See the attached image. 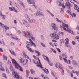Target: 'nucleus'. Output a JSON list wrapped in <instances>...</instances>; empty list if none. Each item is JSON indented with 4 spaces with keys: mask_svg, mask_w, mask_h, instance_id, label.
<instances>
[{
    "mask_svg": "<svg viewBox=\"0 0 79 79\" xmlns=\"http://www.w3.org/2000/svg\"><path fill=\"white\" fill-rule=\"evenodd\" d=\"M72 45H76V42H74V41H73L72 42Z\"/></svg>",
    "mask_w": 79,
    "mask_h": 79,
    "instance_id": "43",
    "label": "nucleus"
},
{
    "mask_svg": "<svg viewBox=\"0 0 79 79\" xmlns=\"http://www.w3.org/2000/svg\"><path fill=\"white\" fill-rule=\"evenodd\" d=\"M49 13L51 15V16H52V17H53V16H54V15H53V14L52 13H51L49 11Z\"/></svg>",
    "mask_w": 79,
    "mask_h": 79,
    "instance_id": "45",
    "label": "nucleus"
},
{
    "mask_svg": "<svg viewBox=\"0 0 79 79\" xmlns=\"http://www.w3.org/2000/svg\"><path fill=\"white\" fill-rule=\"evenodd\" d=\"M26 26L27 27H29V24H26Z\"/></svg>",
    "mask_w": 79,
    "mask_h": 79,
    "instance_id": "56",
    "label": "nucleus"
},
{
    "mask_svg": "<svg viewBox=\"0 0 79 79\" xmlns=\"http://www.w3.org/2000/svg\"><path fill=\"white\" fill-rule=\"evenodd\" d=\"M26 76L27 77H28V76H29V71L27 70H26Z\"/></svg>",
    "mask_w": 79,
    "mask_h": 79,
    "instance_id": "28",
    "label": "nucleus"
},
{
    "mask_svg": "<svg viewBox=\"0 0 79 79\" xmlns=\"http://www.w3.org/2000/svg\"><path fill=\"white\" fill-rule=\"evenodd\" d=\"M31 42V44H33V47H36V45H35V44L34 43V42H33V41H32V40H31L30 42Z\"/></svg>",
    "mask_w": 79,
    "mask_h": 79,
    "instance_id": "23",
    "label": "nucleus"
},
{
    "mask_svg": "<svg viewBox=\"0 0 79 79\" xmlns=\"http://www.w3.org/2000/svg\"><path fill=\"white\" fill-rule=\"evenodd\" d=\"M14 10V11L16 13H18V11H17V10L15 8H13Z\"/></svg>",
    "mask_w": 79,
    "mask_h": 79,
    "instance_id": "48",
    "label": "nucleus"
},
{
    "mask_svg": "<svg viewBox=\"0 0 79 79\" xmlns=\"http://www.w3.org/2000/svg\"><path fill=\"white\" fill-rule=\"evenodd\" d=\"M54 45L55 46H56V47H57V46H58V44L56 43H54Z\"/></svg>",
    "mask_w": 79,
    "mask_h": 79,
    "instance_id": "53",
    "label": "nucleus"
},
{
    "mask_svg": "<svg viewBox=\"0 0 79 79\" xmlns=\"http://www.w3.org/2000/svg\"><path fill=\"white\" fill-rule=\"evenodd\" d=\"M35 20H34V19L32 20V23H35Z\"/></svg>",
    "mask_w": 79,
    "mask_h": 79,
    "instance_id": "57",
    "label": "nucleus"
},
{
    "mask_svg": "<svg viewBox=\"0 0 79 79\" xmlns=\"http://www.w3.org/2000/svg\"><path fill=\"white\" fill-rule=\"evenodd\" d=\"M21 5H22V6H23V8H25V7H26V6H25V5H24V4L23 3L22 4H21Z\"/></svg>",
    "mask_w": 79,
    "mask_h": 79,
    "instance_id": "52",
    "label": "nucleus"
},
{
    "mask_svg": "<svg viewBox=\"0 0 79 79\" xmlns=\"http://www.w3.org/2000/svg\"><path fill=\"white\" fill-rule=\"evenodd\" d=\"M52 27V29L55 30V31H58V28L55 26V24L54 23H52L51 25Z\"/></svg>",
    "mask_w": 79,
    "mask_h": 79,
    "instance_id": "11",
    "label": "nucleus"
},
{
    "mask_svg": "<svg viewBox=\"0 0 79 79\" xmlns=\"http://www.w3.org/2000/svg\"><path fill=\"white\" fill-rule=\"evenodd\" d=\"M38 61H39V63H38V62H37V63L35 62V61L34 60H33V63H34L35 64H37V66H36L41 68H44L42 67V64H41V63H40V61L39 59V58H38Z\"/></svg>",
    "mask_w": 79,
    "mask_h": 79,
    "instance_id": "8",
    "label": "nucleus"
},
{
    "mask_svg": "<svg viewBox=\"0 0 79 79\" xmlns=\"http://www.w3.org/2000/svg\"><path fill=\"white\" fill-rule=\"evenodd\" d=\"M12 63L13 64V65L14 66L15 68L18 69L22 72H23V68L20 66V65L18 63L15 59H13L12 60Z\"/></svg>",
    "mask_w": 79,
    "mask_h": 79,
    "instance_id": "1",
    "label": "nucleus"
},
{
    "mask_svg": "<svg viewBox=\"0 0 79 79\" xmlns=\"http://www.w3.org/2000/svg\"><path fill=\"white\" fill-rule=\"evenodd\" d=\"M60 27L61 29H63V30H66V28L64 27H63L62 26L60 25Z\"/></svg>",
    "mask_w": 79,
    "mask_h": 79,
    "instance_id": "30",
    "label": "nucleus"
},
{
    "mask_svg": "<svg viewBox=\"0 0 79 79\" xmlns=\"http://www.w3.org/2000/svg\"><path fill=\"white\" fill-rule=\"evenodd\" d=\"M18 2L19 3V4L22 5L23 4V2L20 0H18Z\"/></svg>",
    "mask_w": 79,
    "mask_h": 79,
    "instance_id": "33",
    "label": "nucleus"
},
{
    "mask_svg": "<svg viewBox=\"0 0 79 79\" xmlns=\"http://www.w3.org/2000/svg\"><path fill=\"white\" fill-rule=\"evenodd\" d=\"M62 55L63 57H64L63 58H65V59L67 58V57H66V55L64 54H62Z\"/></svg>",
    "mask_w": 79,
    "mask_h": 79,
    "instance_id": "32",
    "label": "nucleus"
},
{
    "mask_svg": "<svg viewBox=\"0 0 79 79\" xmlns=\"http://www.w3.org/2000/svg\"><path fill=\"white\" fill-rule=\"evenodd\" d=\"M3 76L5 77V78H7V77H6V75L5 73H3L2 74Z\"/></svg>",
    "mask_w": 79,
    "mask_h": 79,
    "instance_id": "38",
    "label": "nucleus"
},
{
    "mask_svg": "<svg viewBox=\"0 0 79 79\" xmlns=\"http://www.w3.org/2000/svg\"><path fill=\"white\" fill-rule=\"evenodd\" d=\"M65 5L66 6H67V7H68V9H69V10H67V12H68V13H69L71 11V7H72V5H71V3H70L69 2H66Z\"/></svg>",
    "mask_w": 79,
    "mask_h": 79,
    "instance_id": "7",
    "label": "nucleus"
},
{
    "mask_svg": "<svg viewBox=\"0 0 79 79\" xmlns=\"http://www.w3.org/2000/svg\"><path fill=\"white\" fill-rule=\"evenodd\" d=\"M76 38L77 39H78V40H79V36H76Z\"/></svg>",
    "mask_w": 79,
    "mask_h": 79,
    "instance_id": "64",
    "label": "nucleus"
},
{
    "mask_svg": "<svg viewBox=\"0 0 79 79\" xmlns=\"http://www.w3.org/2000/svg\"><path fill=\"white\" fill-rule=\"evenodd\" d=\"M17 7L18 8V9H19V10H21V7L19 5H18Z\"/></svg>",
    "mask_w": 79,
    "mask_h": 79,
    "instance_id": "47",
    "label": "nucleus"
},
{
    "mask_svg": "<svg viewBox=\"0 0 79 79\" xmlns=\"http://www.w3.org/2000/svg\"><path fill=\"white\" fill-rule=\"evenodd\" d=\"M10 45H15V44H14V42H11V43H10Z\"/></svg>",
    "mask_w": 79,
    "mask_h": 79,
    "instance_id": "54",
    "label": "nucleus"
},
{
    "mask_svg": "<svg viewBox=\"0 0 79 79\" xmlns=\"http://www.w3.org/2000/svg\"><path fill=\"white\" fill-rule=\"evenodd\" d=\"M3 66L2 62H0V70L1 69L2 71H5V69L3 67H2Z\"/></svg>",
    "mask_w": 79,
    "mask_h": 79,
    "instance_id": "14",
    "label": "nucleus"
},
{
    "mask_svg": "<svg viewBox=\"0 0 79 79\" xmlns=\"http://www.w3.org/2000/svg\"><path fill=\"white\" fill-rule=\"evenodd\" d=\"M56 21H57V22H58L59 23H62V21L61 20H59L58 19V18H56Z\"/></svg>",
    "mask_w": 79,
    "mask_h": 79,
    "instance_id": "24",
    "label": "nucleus"
},
{
    "mask_svg": "<svg viewBox=\"0 0 79 79\" xmlns=\"http://www.w3.org/2000/svg\"><path fill=\"white\" fill-rule=\"evenodd\" d=\"M50 36L53 39L58 40L60 37V32L58 31H54L53 33L51 34Z\"/></svg>",
    "mask_w": 79,
    "mask_h": 79,
    "instance_id": "2",
    "label": "nucleus"
},
{
    "mask_svg": "<svg viewBox=\"0 0 79 79\" xmlns=\"http://www.w3.org/2000/svg\"><path fill=\"white\" fill-rule=\"evenodd\" d=\"M72 64L73 66H76L77 65V62L75 60H73L72 61Z\"/></svg>",
    "mask_w": 79,
    "mask_h": 79,
    "instance_id": "15",
    "label": "nucleus"
},
{
    "mask_svg": "<svg viewBox=\"0 0 79 79\" xmlns=\"http://www.w3.org/2000/svg\"><path fill=\"white\" fill-rule=\"evenodd\" d=\"M24 16L26 18L28 16V15H27V14H26L24 15Z\"/></svg>",
    "mask_w": 79,
    "mask_h": 79,
    "instance_id": "59",
    "label": "nucleus"
},
{
    "mask_svg": "<svg viewBox=\"0 0 79 79\" xmlns=\"http://www.w3.org/2000/svg\"><path fill=\"white\" fill-rule=\"evenodd\" d=\"M65 27H66L67 28H68V25L67 24H65Z\"/></svg>",
    "mask_w": 79,
    "mask_h": 79,
    "instance_id": "62",
    "label": "nucleus"
},
{
    "mask_svg": "<svg viewBox=\"0 0 79 79\" xmlns=\"http://www.w3.org/2000/svg\"><path fill=\"white\" fill-rule=\"evenodd\" d=\"M67 31H68L69 32L71 33V34H74V32H73V31L70 30L69 29H67Z\"/></svg>",
    "mask_w": 79,
    "mask_h": 79,
    "instance_id": "26",
    "label": "nucleus"
},
{
    "mask_svg": "<svg viewBox=\"0 0 79 79\" xmlns=\"http://www.w3.org/2000/svg\"><path fill=\"white\" fill-rule=\"evenodd\" d=\"M62 27H65V26L66 25V24H65L64 23L62 22Z\"/></svg>",
    "mask_w": 79,
    "mask_h": 79,
    "instance_id": "46",
    "label": "nucleus"
},
{
    "mask_svg": "<svg viewBox=\"0 0 79 79\" xmlns=\"http://www.w3.org/2000/svg\"><path fill=\"white\" fill-rule=\"evenodd\" d=\"M49 44H50V45H51V46H52V47H53V44H52V42H50Z\"/></svg>",
    "mask_w": 79,
    "mask_h": 79,
    "instance_id": "55",
    "label": "nucleus"
},
{
    "mask_svg": "<svg viewBox=\"0 0 79 79\" xmlns=\"http://www.w3.org/2000/svg\"><path fill=\"white\" fill-rule=\"evenodd\" d=\"M59 58L60 60H62V57H61V56L60 55L59 56Z\"/></svg>",
    "mask_w": 79,
    "mask_h": 79,
    "instance_id": "61",
    "label": "nucleus"
},
{
    "mask_svg": "<svg viewBox=\"0 0 79 79\" xmlns=\"http://www.w3.org/2000/svg\"><path fill=\"white\" fill-rule=\"evenodd\" d=\"M41 45H42V47H46V46H45V45L42 43H41Z\"/></svg>",
    "mask_w": 79,
    "mask_h": 79,
    "instance_id": "39",
    "label": "nucleus"
},
{
    "mask_svg": "<svg viewBox=\"0 0 79 79\" xmlns=\"http://www.w3.org/2000/svg\"><path fill=\"white\" fill-rule=\"evenodd\" d=\"M0 51H1V52H3V49L1 48H0Z\"/></svg>",
    "mask_w": 79,
    "mask_h": 79,
    "instance_id": "63",
    "label": "nucleus"
},
{
    "mask_svg": "<svg viewBox=\"0 0 79 79\" xmlns=\"http://www.w3.org/2000/svg\"><path fill=\"white\" fill-rule=\"evenodd\" d=\"M10 69L11 71H15V69H14L13 66L11 64L10 65Z\"/></svg>",
    "mask_w": 79,
    "mask_h": 79,
    "instance_id": "19",
    "label": "nucleus"
},
{
    "mask_svg": "<svg viewBox=\"0 0 79 79\" xmlns=\"http://www.w3.org/2000/svg\"><path fill=\"white\" fill-rule=\"evenodd\" d=\"M55 66L56 68H58V69L60 68L61 69H62V68H63L62 65L61 64H60L59 63H57L56 64H55Z\"/></svg>",
    "mask_w": 79,
    "mask_h": 79,
    "instance_id": "9",
    "label": "nucleus"
},
{
    "mask_svg": "<svg viewBox=\"0 0 79 79\" xmlns=\"http://www.w3.org/2000/svg\"><path fill=\"white\" fill-rule=\"evenodd\" d=\"M35 53H36L38 54V55H37L38 56H40V55H41L40 53V52H39L38 51L35 50Z\"/></svg>",
    "mask_w": 79,
    "mask_h": 79,
    "instance_id": "20",
    "label": "nucleus"
},
{
    "mask_svg": "<svg viewBox=\"0 0 79 79\" xmlns=\"http://www.w3.org/2000/svg\"><path fill=\"white\" fill-rule=\"evenodd\" d=\"M42 56H43L44 60H45V61H47L48 63L49 64V65L50 66H52L53 65V63H50V60H49V59H48V57L46 56L44 54L42 55Z\"/></svg>",
    "mask_w": 79,
    "mask_h": 79,
    "instance_id": "5",
    "label": "nucleus"
},
{
    "mask_svg": "<svg viewBox=\"0 0 79 79\" xmlns=\"http://www.w3.org/2000/svg\"><path fill=\"white\" fill-rule=\"evenodd\" d=\"M51 74L53 76H54V77H55V75L54 74V73L53 72H51Z\"/></svg>",
    "mask_w": 79,
    "mask_h": 79,
    "instance_id": "51",
    "label": "nucleus"
},
{
    "mask_svg": "<svg viewBox=\"0 0 79 79\" xmlns=\"http://www.w3.org/2000/svg\"><path fill=\"white\" fill-rule=\"evenodd\" d=\"M27 2L29 4H33V6H35V2H34L33 0H27Z\"/></svg>",
    "mask_w": 79,
    "mask_h": 79,
    "instance_id": "12",
    "label": "nucleus"
},
{
    "mask_svg": "<svg viewBox=\"0 0 79 79\" xmlns=\"http://www.w3.org/2000/svg\"><path fill=\"white\" fill-rule=\"evenodd\" d=\"M19 61H20V62L22 63V64L23 65V66H26V64H27V62H28V60L27 59L26 60H24V59L20 58V59H19Z\"/></svg>",
    "mask_w": 79,
    "mask_h": 79,
    "instance_id": "4",
    "label": "nucleus"
},
{
    "mask_svg": "<svg viewBox=\"0 0 79 79\" xmlns=\"http://www.w3.org/2000/svg\"><path fill=\"white\" fill-rule=\"evenodd\" d=\"M75 73L77 76H78L79 75L78 73H79V71H78V72H77V71H75Z\"/></svg>",
    "mask_w": 79,
    "mask_h": 79,
    "instance_id": "40",
    "label": "nucleus"
},
{
    "mask_svg": "<svg viewBox=\"0 0 79 79\" xmlns=\"http://www.w3.org/2000/svg\"><path fill=\"white\" fill-rule=\"evenodd\" d=\"M6 72L7 73H8V74H9L10 73V72H9V71H8V69L7 68V67H6Z\"/></svg>",
    "mask_w": 79,
    "mask_h": 79,
    "instance_id": "31",
    "label": "nucleus"
},
{
    "mask_svg": "<svg viewBox=\"0 0 79 79\" xmlns=\"http://www.w3.org/2000/svg\"><path fill=\"white\" fill-rule=\"evenodd\" d=\"M23 55L24 56L25 58H26L28 59H29V56H28L26 54V52H24V51H23Z\"/></svg>",
    "mask_w": 79,
    "mask_h": 79,
    "instance_id": "18",
    "label": "nucleus"
},
{
    "mask_svg": "<svg viewBox=\"0 0 79 79\" xmlns=\"http://www.w3.org/2000/svg\"><path fill=\"white\" fill-rule=\"evenodd\" d=\"M66 42H65V44H67L69 43V39L68 38L65 39Z\"/></svg>",
    "mask_w": 79,
    "mask_h": 79,
    "instance_id": "29",
    "label": "nucleus"
},
{
    "mask_svg": "<svg viewBox=\"0 0 79 79\" xmlns=\"http://www.w3.org/2000/svg\"><path fill=\"white\" fill-rule=\"evenodd\" d=\"M3 57L4 59H6V60H7V57L5 56V55H3Z\"/></svg>",
    "mask_w": 79,
    "mask_h": 79,
    "instance_id": "42",
    "label": "nucleus"
},
{
    "mask_svg": "<svg viewBox=\"0 0 79 79\" xmlns=\"http://www.w3.org/2000/svg\"><path fill=\"white\" fill-rule=\"evenodd\" d=\"M70 15L72 17V18H73L74 17H74H76V14L74 13H73V14H70Z\"/></svg>",
    "mask_w": 79,
    "mask_h": 79,
    "instance_id": "27",
    "label": "nucleus"
},
{
    "mask_svg": "<svg viewBox=\"0 0 79 79\" xmlns=\"http://www.w3.org/2000/svg\"><path fill=\"white\" fill-rule=\"evenodd\" d=\"M11 54L12 55H14V56H16V54L15 53V52H14V51H12V52L11 53Z\"/></svg>",
    "mask_w": 79,
    "mask_h": 79,
    "instance_id": "34",
    "label": "nucleus"
},
{
    "mask_svg": "<svg viewBox=\"0 0 79 79\" xmlns=\"http://www.w3.org/2000/svg\"><path fill=\"white\" fill-rule=\"evenodd\" d=\"M51 50H52L53 52L54 53H56V52L55 50L54 49H53L52 48H51Z\"/></svg>",
    "mask_w": 79,
    "mask_h": 79,
    "instance_id": "41",
    "label": "nucleus"
},
{
    "mask_svg": "<svg viewBox=\"0 0 79 79\" xmlns=\"http://www.w3.org/2000/svg\"><path fill=\"white\" fill-rule=\"evenodd\" d=\"M74 9L75 10H76L77 9V8H78V6H77V5L75 4H74Z\"/></svg>",
    "mask_w": 79,
    "mask_h": 79,
    "instance_id": "25",
    "label": "nucleus"
},
{
    "mask_svg": "<svg viewBox=\"0 0 79 79\" xmlns=\"http://www.w3.org/2000/svg\"><path fill=\"white\" fill-rule=\"evenodd\" d=\"M62 6V7L63 8H65V6L64 5H62L61 4V3L60 2H59V6Z\"/></svg>",
    "mask_w": 79,
    "mask_h": 79,
    "instance_id": "21",
    "label": "nucleus"
},
{
    "mask_svg": "<svg viewBox=\"0 0 79 79\" xmlns=\"http://www.w3.org/2000/svg\"><path fill=\"white\" fill-rule=\"evenodd\" d=\"M0 24H1V26H4L5 31H6V30L9 29V27H7V26H4V25L2 24V23H0Z\"/></svg>",
    "mask_w": 79,
    "mask_h": 79,
    "instance_id": "16",
    "label": "nucleus"
},
{
    "mask_svg": "<svg viewBox=\"0 0 79 79\" xmlns=\"http://www.w3.org/2000/svg\"><path fill=\"white\" fill-rule=\"evenodd\" d=\"M36 15V16H39V15H40V16H41L44 17V14H43L42 13L39 11H37Z\"/></svg>",
    "mask_w": 79,
    "mask_h": 79,
    "instance_id": "10",
    "label": "nucleus"
},
{
    "mask_svg": "<svg viewBox=\"0 0 79 79\" xmlns=\"http://www.w3.org/2000/svg\"><path fill=\"white\" fill-rule=\"evenodd\" d=\"M9 10L10 11H14V9L13 8V9L11 7H9Z\"/></svg>",
    "mask_w": 79,
    "mask_h": 79,
    "instance_id": "35",
    "label": "nucleus"
},
{
    "mask_svg": "<svg viewBox=\"0 0 79 79\" xmlns=\"http://www.w3.org/2000/svg\"><path fill=\"white\" fill-rule=\"evenodd\" d=\"M56 49H57V51H58V52H59V53H61V50H60V49H59V48H57Z\"/></svg>",
    "mask_w": 79,
    "mask_h": 79,
    "instance_id": "44",
    "label": "nucleus"
},
{
    "mask_svg": "<svg viewBox=\"0 0 79 79\" xmlns=\"http://www.w3.org/2000/svg\"><path fill=\"white\" fill-rule=\"evenodd\" d=\"M63 60H64V61L65 63H67L68 64V61L67 60L66 58H63Z\"/></svg>",
    "mask_w": 79,
    "mask_h": 79,
    "instance_id": "36",
    "label": "nucleus"
},
{
    "mask_svg": "<svg viewBox=\"0 0 79 79\" xmlns=\"http://www.w3.org/2000/svg\"><path fill=\"white\" fill-rule=\"evenodd\" d=\"M41 38L42 39V40H45V38L44 37H43V35H42L41 36Z\"/></svg>",
    "mask_w": 79,
    "mask_h": 79,
    "instance_id": "49",
    "label": "nucleus"
},
{
    "mask_svg": "<svg viewBox=\"0 0 79 79\" xmlns=\"http://www.w3.org/2000/svg\"><path fill=\"white\" fill-rule=\"evenodd\" d=\"M31 39L33 40L34 41L35 40V38L33 37V36H31Z\"/></svg>",
    "mask_w": 79,
    "mask_h": 79,
    "instance_id": "50",
    "label": "nucleus"
},
{
    "mask_svg": "<svg viewBox=\"0 0 79 79\" xmlns=\"http://www.w3.org/2000/svg\"><path fill=\"white\" fill-rule=\"evenodd\" d=\"M23 35L25 37H29L30 38H31V37H33V35L32 33H30L28 31H27V33L26 32H24V34H23Z\"/></svg>",
    "mask_w": 79,
    "mask_h": 79,
    "instance_id": "6",
    "label": "nucleus"
},
{
    "mask_svg": "<svg viewBox=\"0 0 79 79\" xmlns=\"http://www.w3.org/2000/svg\"><path fill=\"white\" fill-rule=\"evenodd\" d=\"M30 72L32 74H35V71L33 69H31L30 70Z\"/></svg>",
    "mask_w": 79,
    "mask_h": 79,
    "instance_id": "22",
    "label": "nucleus"
},
{
    "mask_svg": "<svg viewBox=\"0 0 79 79\" xmlns=\"http://www.w3.org/2000/svg\"><path fill=\"white\" fill-rule=\"evenodd\" d=\"M27 45L26 46V47L27 48V47H32V46H34V44H32V43H31V42H29L28 41H27Z\"/></svg>",
    "mask_w": 79,
    "mask_h": 79,
    "instance_id": "13",
    "label": "nucleus"
},
{
    "mask_svg": "<svg viewBox=\"0 0 79 79\" xmlns=\"http://www.w3.org/2000/svg\"><path fill=\"white\" fill-rule=\"evenodd\" d=\"M26 19H27V20H28L29 22V23H31V20H30V18H29V17H28V16L27 17Z\"/></svg>",
    "mask_w": 79,
    "mask_h": 79,
    "instance_id": "37",
    "label": "nucleus"
},
{
    "mask_svg": "<svg viewBox=\"0 0 79 79\" xmlns=\"http://www.w3.org/2000/svg\"><path fill=\"white\" fill-rule=\"evenodd\" d=\"M13 76L16 79H22V77L20 76H19V73L13 71L12 72Z\"/></svg>",
    "mask_w": 79,
    "mask_h": 79,
    "instance_id": "3",
    "label": "nucleus"
},
{
    "mask_svg": "<svg viewBox=\"0 0 79 79\" xmlns=\"http://www.w3.org/2000/svg\"><path fill=\"white\" fill-rule=\"evenodd\" d=\"M41 76L42 77V78H43L44 77V75L43 74H41Z\"/></svg>",
    "mask_w": 79,
    "mask_h": 79,
    "instance_id": "58",
    "label": "nucleus"
},
{
    "mask_svg": "<svg viewBox=\"0 0 79 79\" xmlns=\"http://www.w3.org/2000/svg\"><path fill=\"white\" fill-rule=\"evenodd\" d=\"M18 34H21V31L20 30L18 31Z\"/></svg>",
    "mask_w": 79,
    "mask_h": 79,
    "instance_id": "60",
    "label": "nucleus"
},
{
    "mask_svg": "<svg viewBox=\"0 0 79 79\" xmlns=\"http://www.w3.org/2000/svg\"><path fill=\"white\" fill-rule=\"evenodd\" d=\"M27 48L29 51V52H31V53H34V51L32 50L30 47H28L27 46Z\"/></svg>",
    "mask_w": 79,
    "mask_h": 79,
    "instance_id": "17",
    "label": "nucleus"
}]
</instances>
